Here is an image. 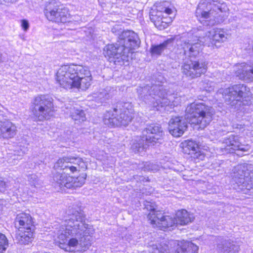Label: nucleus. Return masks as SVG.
Wrapping results in <instances>:
<instances>
[{
  "mask_svg": "<svg viewBox=\"0 0 253 253\" xmlns=\"http://www.w3.org/2000/svg\"><path fill=\"white\" fill-rule=\"evenodd\" d=\"M21 27L24 31H27L29 28V22L25 19L21 21Z\"/></svg>",
  "mask_w": 253,
  "mask_h": 253,
  "instance_id": "obj_35",
  "label": "nucleus"
},
{
  "mask_svg": "<svg viewBox=\"0 0 253 253\" xmlns=\"http://www.w3.org/2000/svg\"><path fill=\"white\" fill-rule=\"evenodd\" d=\"M8 246V240L5 235L0 233V253H3Z\"/></svg>",
  "mask_w": 253,
  "mask_h": 253,
  "instance_id": "obj_31",
  "label": "nucleus"
},
{
  "mask_svg": "<svg viewBox=\"0 0 253 253\" xmlns=\"http://www.w3.org/2000/svg\"><path fill=\"white\" fill-rule=\"evenodd\" d=\"M93 97L95 98V100L102 102L103 101L105 100V99H108L109 96L105 91L103 90L102 91L99 92V93H94Z\"/></svg>",
  "mask_w": 253,
  "mask_h": 253,
  "instance_id": "obj_33",
  "label": "nucleus"
},
{
  "mask_svg": "<svg viewBox=\"0 0 253 253\" xmlns=\"http://www.w3.org/2000/svg\"><path fill=\"white\" fill-rule=\"evenodd\" d=\"M15 226L18 230L17 239L21 244H28L34 238L35 226L31 216L26 213L17 214L15 220Z\"/></svg>",
  "mask_w": 253,
  "mask_h": 253,
  "instance_id": "obj_9",
  "label": "nucleus"
},
{
  "mask_svg": "<svg viewBox=\"0 0 253 253\" xmlns=\"http://www.w3.org/2000/svg\"><path fill=\"white\" fill-rule=\"evenodd\" d=\"M148 215V220L154 227L165 230L169 227L179 225H186L193 222L195 216L193 213L188 212L185 210L177 211L175 216L172 217L169 215H164L160 211L154 208H151Z\"/></svg>",
  "mask_w": 253,
  "mask_h": 253,
  "instance_id": "obj_5",
  "label": "nucleus"
},
{
  "mask_svg": "<svg viewBox=\"0 0 253 253\" xmlns=\"http://www.w3.org/2000/svg\"><path fill=\"white\" fill-rule=\"evenodd\" d=\"M234 71L239 79L246 81H253V64L242 63L234 67Z\"/></svg>",
  "mask_w": 253,
  "mask_h": 253,
  "instance_id": "obj_24",
  "label": "nucleus"
},
{
  "mask_svg": "<svg viewBox=\"0 0 253 253\" xmlns=\"http://www.w3.org/2000/svg\"><path fill=\"white\" fill-rule=\"evenodd\" d=\"M86 167L85 163L81 158L70 156L59 158L54 164L53 169L62 170L63 172H57L54 174L53 180L55 184L60 188L80 187L84 183L85 178L84 176H71L68 172L73 173L79 171L80 169H85Z\"/></svg>",
  "mask_w": 253,
  "mask_h": 253,
  "instance_id": "obj_2",
  "label": "nucleus"
},
{
  "mask_svg": "<svg viewBox=\"0 0 253 253\" xmlns=\"http://www.w3.org/2000/svg\"><path fill=\"white\" fill-rule=\"evenodd\" d=\"M44 14L48 20L56 23H65L71 21L70 14L67 9L60 7L55 0L46 4Z\"/></svg>",
  "mask_w": 253,
  "mask_h": 253,
  "instance_id": "obj_15",
  "label": "nucleus"
},
{
  "mask_svg": "<svg viewBox=\"0 0 253 253\" xmlns=\"http://www.w3.org/2000/svg\"><path fill=\"white\" fill-rule=\"evenodd\" d=\"M81 69L82 70V66L79 65H64L61 66L56 73L57 83L66 89L74 88V83Z\"/></svg>",
  "mask_w": 253,
  "mask_h": 253,
  "instance_id": "obj_12",
  "label": "nucleus"
},
{
  "mask_svg": "<svg viewBox=\"0 0 253 253\" xmlns=\"http://www.w3.org/2000/svg\"><path fill=\"white\" fill-rule=\"evenodd\" d=\"M70 212L57 233L59 247L69 252L84 251L90 245L89 237L94 234V230L85 223L82 212L73 210Z\"/></svg>",
  "mask_w": 253,
  "mask_h": 253,
  "instance_id": "obj_1",
  "label": "nucleus"
},
{
  "mask_svg": "<svg viewBox=\"0 0 253 253\" xmlns=\"http://www.w3.org/2000/svg\"><path fill=\"white\" fill-rule=\"evenodd\" d=\"M166 91L165 87L159 84L147 85L137 89L140 98L146 103L152 104L157 110L164 106L174 107L180 102L179 97L174 94H169Z\"/></svg>",
  "mask_w": 253,
  "mask_h": 253,
  "instance_id": "obj_3",
  "label": "nucleus"
},
{
  "mask_svg": "<svg viewBox=\"0 0 253 253\" xmlns=\"http://www.w3.org/2000/svg\"><path fill=\"white\" fill-rule=\"evenodd\" d=\"M227 36L223 30H212L205 37L189 36L187 40L182 41L181 46L183 50L184 54L189 57H196L202 49V44L205 43L210 46L211 43L217 46V42H225L227 39Z\"/></svg>",
  "mask_w": 253,
  "mask_h": 253,
  "instance_id": "obj_4",
  "label": "nucleus"
},
{
  "mask_svg": "<svg viewBox=\"0 0 253 253\" xmlns=\"http://www.w3.org/2000/svg\"><path fill=\"white\" fill-rule=\"evenodd\" d=\"M169 42L165 41L159 45H152L151 48V52L153 55H159L167 48Z\"/></svg>",
  "mask_w": 253,
  "mask_h": 253,
  "instance_id": "obj_30",
  "label": "nucleus"
},
{
  "mask_svg": "<svg viewBox=\"0 0 253 253\" xmlns=\"http://www.w3.org/2000/svg\"><path fill=\"white\" fill-rule=\"evenodd\" d=\"M241 166H239L236 169L238 171L234 172L233 176L234 181L242 191L253 189V171L250 173L241 169Z\"/></svg>",
  "mask_w": 253,
  "mask_h": 253,
  "instance_id": "obj_18",
  "label": "nucleus"
},
{
  "mask_svg": "<svg viewBox=\"0 0 253 253\" xmlns=\"http://www.w3.org/2000/svg\"><path fill=\"white\" fill-rule=\"evenodd\" d=\"M16 0H0V4H1L3 2H5V3L13 2Z\"/></svg>",
  "mask_w": 253,
  "mask_h": 253,
  "instance_id": "obj_37",
  "label": "nucleus"
},
{
  "mask_svg": "<svg viewBox=\"0 0 253 253\" xmlns=\"http://www.w3.org/2000/svg\"><path fill=\"white\" fill-rule=\"evenodd\" d=\"M27 147H23L22 148H17L14 151V153L9 154V158L8 159V163L11 165H15L17 163L18 160L22 158V157L27 152Z\"/></svg>",
  "mask_w": 253,
  "mask_h": 253,
  "instance_id": "obj_28",
  "label": "nucleus"
},
{
  "mask_svg": "<svg viewBox=\"0 0 253 253\" xmlns=\"http://www.w3.org/2000/svg\"><path fill=\"white\" fill-rule=\"evenodd\" d=\"M121 45L119 43L116 44H109L104 47L103 53L110 62L116 63L117 61H119L120 58L123 59L122 58L123 56H126L124 52V47Z\"/></svg>",
  "mask_w": 253,
  "mask_h": 253,
  "instance_id": "obj_21",
  "label": "nucleus"
},
{
  "mask_svg": "<svg viewBox=\"0 0 253 253\" xmlns=\"http://www.w3.org/2000/svg\"><path fill=\"white\" fill-rule=\"evenodd\" d=\"M92 80L90 71L87 67L82 66V70L79 71L77 79L74 83V88L85 90L91 85Z\"/></svg>",
  "mask_w": 253,
  "mask_h": 253,
  "instance_id": "obj_22",
  "label": "nucleus"
},
{
  "mask_svg": "<svg viewBox=\"0 0 253 253\" xmlns=\"http://www.w3.org/2000/svg\"><path fill=\"white\" fill-rule=\"evenodd\" d=\"M217 248L220 253H238L240 250L239 246L230 240H225L218 244Z\"/></svg>",
  "mask_w": 253,
  "mask_h": 253,
  "instance_id": "obj_27",
  "label": "nucleus"
},
{
  "mask_svg": "<svg viewBox=\"0 0 253 253\" xmlns=\"http://www.w3.org/2000/svg\"><path fill=\"white\" fill-rule=\"evenodd\" d=\"M250 89L244 84H238L225 89L222 93L225 101L235 108L240 106L244 97L249 96Z\"/></svg>",
  "mask_w": 253,
  "mask_h": 253,
  "instance_id": "obj_14",
  "label": "nucleus"
},
{
  "mask_svg": "<svg viewBox=\"0 0 253 253\" xmlns=\"http://www.w3.org/2000/svg\"><path fill=\"white\" fill-rule=\"evenodd\" d=\"M120 43L121 46L125 48L124 52L126 56H128L129 52H132V49L138 47L140 43V41L137 35L132 31H126L122 32L119 36Z\"/></svg>",
  "mask_w": 253,
  "mask_h": 253,
  "instance_id": "obj_17",
  "label": "nucleus"
},
{
  "mask_svg": "<svg viewBox=\"0 0 253 253\" xmlns=\"http://www.w3.org/2000/svg\"><path fill=\"white\" fill-rule=\"evenodd\" d=\"M16 126L9 121L0 122V138L9 139L16 134Z\"/></svg>",
  "mask_w": 253,
  "mask_h": 253,
  "instance_id": "obj_26",
  "label": "nucleus"
},
{
  "mask_svg": "<svg viewBox=\"0 0 253 253\" xmlns=\"http://www.w3.org/2000/svg\"><path fill=\"white\" fill-rule=\"evenodd\" d=\"M181 147L185 153L191 155L195 159L203 160L205 156L200 151L198 144L192 140H186L182 142Z\"/></svg>",
  "mask_w": 253,
  "mask_h": 253,
  "instance_id": "obj_25",
  "label": "nucleus"
},
{
  "mask_svg": "<svg viewBox=\"0 0 253 253\" xmlns=\"http://www.w3.org/2000/svg\"><path fill=\"white\" fill-rule=\"evenodd\" d=\"M28 181L31 185L35 187L41 184V181L39 179L38 175L35 174H32L28 176Z\"/></svg>",
  "mask_w": 253,
  "mask_h": 253,
  "instance_id": "obj_32",
  "label": "nucleus"
},
{
  "mask_svg": "<svg viewBox=\"0 0 253 253\" xmlns=\"http://www.w3.org/2000/svg\"><path fill=\"white\" fill-rule=\"evenodd\" d=\"M145 168L148 170L151 171H155L158 170V166L155 165H153V164L147 163L145 165Z\"/></svg>",
  "mask_w": 253,
  "mask_h": 253,
  "instance_id": "obj_34",
  "label": "nucleus"
},
{
  "mask_svg": "<svg viewBox=\"0 0 253 253\" xmlns=\"http://www.w3.org/2000/svg\"><path fill=\"white\" fill-rule=\"evenodd\" d=\"M213 114L212 108L203 102H193L185 110V118L189 123L198 125L201 128H205L210 124Z\"/></svg>",
  "mask_w": 253,
  "mask_h": 253,
  "instance_id": "obj_6",
  "label": "nucleus"
},
{
  "mask_svg": "<svg viewBox=\"0 0 253 253\" xmlns=\"http://www.w3.org/2000/svg\"><path fill=\"white\" fill-rule=\"evenodd\" d=\"M164 135L162 127L158 125H151L143 131V136L138 141L133 143L131 148L135 153H141L149 145L161 143Z\"/></svg>",
  "mask_w": 253,
  "mask_h": 253,
  "instance_id": "obj_10",
  "label": "nucleus"
},
{
  "mask_svg": "<svg viewBox=\"0 0 253 253\" xmlns=\"http://www.w3.org/2000/svg\"><path fill=\"white\" fill-rule=\"evenodd\" d=\"M174 248L169 249L168 245H152L151 253H197L198 247L191 242L181 243L180 244L173 242Z\"/></svg>",
  "mask_w": 253,
  "mask_h": 253,
  "instance_id": "obj_16",
  "label": "nucleus"
},
{
  "mask_svg": "<svg viewBox=\"0 0 253 253\" xmlns=\"http://www.w3.org/2000/svg\"><path fill=\"white\" fill-rule=\"evenodd\" d=\"M207 70V65L203 61H190L183 66V72L187 77L194 79L205 74Z\"/></svg>",
  "mask_w": 253,
  "mask_h": 253,
  "instance_id": "obj_19",
  "label": "nucleus"
},
{
  "mask_svg": "<svg viewBox=\"0 0 253 253\" xmlns=\"http://www.w3.org/2000/svg\"><path fill=\"white\" fill-rule=\"evenodd\" d=\"M70 116L74 120L82 122L86 120L85 115L84 111L76 107L71 108L70 109Z\"/></svg>",
  "mask_w": 253,
  "mask_h": 253,
  "instance_id": "obj_29",
  "label": "nucleus"
},
{
  "mask_svg": "<svg viewBox=\"0 0 253 253\" xmlns=\"http://www.w3.org/2000/svg\"><path fill=\"white\" fill-rule=\"evenodd\" d=\"M224 149L225 151L229 153H233L236 150L242 152H249L251 146L247 145L242 144L240 141V137L238 136L230 135L225 138L223 141Z\"/></svg>",
  "mask_w": 253,
  "mask_h": 253,
  "instance_id": "obj_20",
  "label": "nucleus"
},
{
  "mask_svg": "<svg viewBox=\"0 0 253 253\" xmlns=\"http://www.w3.org/2000/svg\"><path fill=\"white\" fill-rule=\"evenodd\" d=\"M133 112L129 103L118 104L116 108L105 113L104 123L109 126H126L134 117Z\"/></svg>",
  "mask_w": 253,
  "mask_h": 253,
  "instance_id": "obj_7",
  "label": "nucleus"
},
{
  "mask_svg": "<svg viewBox=\"0 0 253 253\" xmlns=\"http://www.w3.org/2000/svg\"><path fill=\"white\" fill-rule=\"evenodd\" d=\"M187 128V123L182 117H173L169 122V131L174 137L181 136Z\"/></svg>",
  "mask_w": 253,
  "mask_h": 253,
  "instance_id": "obj_23",
  "label": "nucleus"
},
{
  "mask_svg": "<svg viewBox=\"0 0 253 253\" xmlns=\"http://www.w3.org/2000/svg\"><path fill=\"white\" fill-rule=\"evenodd\" d=\"M168 4L167 2L161 3L156 6V9H152L150 13V20L161 30L167 28L172 21L171 18L168 16L171 14L173 10L168 6Z\"/></svg>",
  "mask_w": 253,
  "mask_h": 253,
  "instance_id": "obj_13",
  "label": "nucleus"
},
{
  "mask_svg": "<svg viewBox=\"0 0 253 253\" xmlns=\"http://www.w3.org/2000/svg\"><path fill=\"white\" fill-rule=\"evenodd\" d=\"M6 183L0 178V192H4L6 188Z\"/></svg>",
  "mask_w": 253,
  "mask_h": 253,
  "instance_id": "obj_36",
  "label": "nucleus"
},
{
  "mask_svg": "<svg viewBox=\"0 0 253 253\" xmlns=\"http://www.w3.org/2000/svg\"><path fill=\"white\" fill-rule=\"evenodd\" d=\"M31 110L32 118L36 121L48 120L53 115V100L47 95L36 96L31 102Z\"/></svg>",
  "mask_w": 253,
  "mask_h": 253,
  "instance_id": "obj_8",
  "label": "nucleus"
},
{
  "mask_svg": "<svg viewBox=\"0 0 253 253\" xmlns=\"http://www.w3.org/2000/svg\"><path fill=\"white\" fill-rule=\"evenodd\" d=\"M2 54L0 53V63L2 62Z\"/></svg>",
  "mask_w": 253,
  "mask_h": 253,
  "instance_id": "obj_38",
  "label": "nucleus"
},
{
  "mask_svg": "<svg viewBox=\"0 0 253 253\" xmlns=\"http://www.w3.org/2000/svg\"><path fill=\"white\" fill-rule=\"evenodd\" d=\"M223 3L218 0H204L200 1L198 5L196 11L197 17L203 18L209 22L207 25H214L217 15L219 11H221Z\"/></svg>",
  "mask_w": 253,
  "mask_h": 253,
  "instance_id": "obj_11",
  "label": "nucleus"
}]
</instances>
